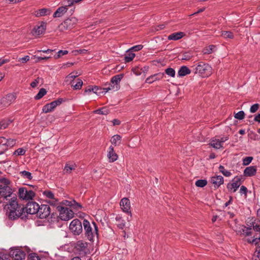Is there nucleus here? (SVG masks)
<instances>
[{
    "mask_svg": "<svg viewBox=\"0 0 260 260\" xmlns=\"http://www.w3.org/2000/svg\"><path fill=\"white\" fill-rule=\"evenodd\" d=\"M5 208H7V215L9 218L15 220L20 217L24 212V207L18 204L16 196L9 200L8 203L6 205Z\"/></svg>",
    "mask_w": 260,
    "mask_h": 260,
    "instance_id": "obj_1",
    "label": "nucleus"
},
{
    "mask_svg": "<svg viewBox=\"0 0 260 260\" xmlns=\"http://www.w3.org/2000/svg\"><path fill=\"white\" fill-rule=\"evenodd\" d=\"M56 209L59 212V215L58 216L56 213H52L51 215V221H58V218L62 220L67 221L74 217L73 211L67 207L57 206Z\"/></svg>",
    "mask_w": 260,
    "mask_h": 260,
    "instance_id": "obj_2",
    "label": "nucleus"
},
{
    "mask_svg": "<svg viewBox=\"0 0 260 260\" xmlns=\"http://www.w3.org/2000/svg\"><path fill=\"white\" fill-rule=\"evenodd\" d=\"M192 72L205 78L212 74V68L208 64L201 61L191 67Z\"/></svg>",
    "mask_w": 260,
    "mask_h": 260,
    "instance_id": "obj_3",
    "label": "nucleus"
},
{
    "mask_svg": "<svg viewBox=\"0 0 260 260\" xmlns=\"http://www.w3.org/2000/svg\"><path fill=\"white\" fill-rule=\"evenodd\" d=\"M0 183H2L0 184V197L7 200V198L11 197L13 192L10 186V181L6 178H2L0 179Z\"/></svg>",
    "mask_w": 260,
    "mask_h": 260,
    "instance_id": "obj_4",
    "label": "nucleus"
},
{
    "mask_svg": "<svg viewBox=\"0 0 260 260\" xmlns=\"http://www.w3.org/2000/svg\"><path fill=\"white\" fill-rule=\"evenodd\" d=\"M35 192L31 190H27L25 187H20L18 190V197L20 199L25 201L31 200L35 196Z\"/></svg>",
    "mask_w": 260,
    "mask_h": 260,
    "instance_id": "obj_5",
    "label": "nucleus"
},
{
    "mask_svg": "<svg viewBox=\"0 0 260 260\" xmlns=\"http://www.w3.org/2000/svg\"><path fill=\"white\" fill-rule=\"evenodd\" d=\"M83 222L78 219H75L70 223L69 229L74 235H79L83 231Z\"/></svg>",
    "mask_w": 260,
    "mask_h": 260,
    "instance_id": "obj_6",
    "label": "nucleus"
},
{
    "mask_svg": "<svg viewBox=\"0 0 260 260\" xmlns=\"http://www.w3.org/2000/svg\"><path fill=\"white\" fill-rule=\"evenodd\" d=\"M66 100L63 98H58L56 100L48 103L43 106L42 111L45 113H47L53 111L54 109L60 105L62 102H65Z\"/></svg>",
    "mask_w": 260,
    "mask_h": 260,
    "instance_id": "obj_7",
    "label": "nucleus"
},
{
    "mask_svg": "<svg viewBox=\"0 0 260 260\" xmlns=\"http://www.w3.org/2000/svg\"><path fill=\"white\" fill-rule=\"evenodd\" d=\"M16 99L15 93H9L0 100V108H5L10 106Z\"/></svg>",
    "mask_w": 260,
    "mask_h": 260,
    "instance_id": "obj_8",
    "label": "nucleus"
},
{
    "mask_svg": "<svg viewBox=\"0 0 260 260\" xmlns=\"http://www.w3.org/2000/svg\"><path fill=\"white\" fill-rule=\"evenodd\" d=\"M10 255L12 256V260H24L26 253L18 247L10 248Z\"/></svg>",
    "mask_w": 260,
    "mask_h": 260,
    "instance_id": "obj_9",
    "label": "nucleus"
},
{
    "mask_svg": "<svg viewBox=\"0 0 260 260\" xmlns=\"http://www.w3.org/2000/svg\"><path fill=\"white\" fill-rule=\"evenodd\" d=\"M83 226L85 231V237L90 241L93 240L94 237V233L92 232V228L88 220L84 219L83 221Z\"/></svg>",
    "mask_w": 260,
    "mask_h": 260,
    "instance_id": "obj_10",
    "label": "nucleus"
},
{
    "mask_svg": "<svg viewBox=\"0 0 260 260\" xmlns=\"http://www.w3.org/2000/svg\"><path fill=\"white\" fill-rule=\"evenodd\" d=\"M46 22L41 21L37 24L31 31V34L34 36H38L44 34L46 29Z\"/></svg>",
    "mask_w": 260,
    "mask_h": 260,
    "instance_id": "obj_11",
    "label": "nucleus"
},
{
    "mask_svg": "<svg viewBox=\"0 0 260 260\" xmlns=\"http://www.w3.org/2000/svg\"><path fill=\"white\" fill-rule=\"evenodd\" d=\"M233 183L227 184L228 190L231 192H235L241 184V177L236 176L232 180Z\"/></svg>",
    "mask_w": 260,
    "mask_h": 260,
    "instance_id": "obj_12",
    "label": "nucleus"
},
{
    "mask_svg": "<svg viewBox=\"0 0 260 260\" xmlns=\"http://www.w3.org/2000/svg\"><path fill=\"white\" fill-rule=\"evenodd\" d=\"M77 22V19L75 17L66 19L63 22L60 24L59 27L61 29L69 30L74 27V25Z\"/></svg>",
    "mask_w": 260,
    "mask_h": 260,
    "instance_id": "obj_13",
    "label": "nucleus"
},
{
    "mask_svg": "<svg viewBox=\"0 0 260 260\" xmlns=\"http://www.w3.org/2000/svg\"><path fill=\"white\" fill-rule=\"evenodd\" d=\"M51 214V209L48 205L39 206V211L37 215L41 219L46 218Z\"/></svg>",
    "mask_w": 260,
    "mask_h": 260,
    "instance_id": "obj_14",
    "label": "nucleus"
},
{
    "mask_svg": "<svg viewBox=\"0 0 260 260\" xmlns=\"http://www.w3.org/2000/svg\"><path fill=\"white\" fill-rule=\"evenodd\" d=\"M80 1H71V3L68 5H65L64 6H61L57 8L56 11L54 13L53 17L54 18L61 17L66 12H67L69 7L72 6L74 3H77Z\"/></svg>",
    "mask_w": 260,
    "mask_h": 260,
    "instance_id": "obj_15",
    "label": "nucleus"
},
{
    "mask_svg": "<svg viewBox=\"0 0 260 260\" xmlns=\"http://www.w3.org/2000/svg\"><path fill=\"white\" fill-rule=\"evenodd\" d=\"M39 205L36 202H28L26 207H24V210L27 214H37L39 211Z\"/></svg>",
    "mask_w": 260,
    "mask_h": 260,
    "instance_id": "obj_16",
    "label": "nucleus"
},
{
    "mask_svg": "<svg viewBox=\"0 0 260 260\" xmlns=\"http://www.w3.org/2000/svg\"><path fill=\"white\" fill-rule=\"evenodd\" d=\"M210 182L213 184L215 189H217L223 184L224 179L222 176L216 175L211 177Z\"/></svg>",
    "mask_w": 260,
    "mask_h": 260,
    "instance_id": "obj_17",
    "label": "nucleus"
},
{
    "mask_svg": "<svg viewBox=\"0 0 260 260\" xmlns=\"http://www.w3.org/2000/svg\"><path fill=\"white\" fill-rule=\"evenodd\" d=\"M120 205L122 211L125 213L131 214L129 200L127 198L122 199Z\"/></svg>",
    "mask_w": 260,
    "mask_h": 260,
    "instance_id": "obj_18",
    "label": "nucleus"
},
{
    "mask_svg": "<svg viewBox=\"0 0 260 260\" xmlns=\"http://www.w3.org/2000/svg\"><path fill=\"white\" fill-rule=\"evenodd\" d=\"M165 76V73H158L157 74H155L154 75H151L147 78H146L145 80V82L147 83L151 84L153 82L161 79L164 78Z\"/></svg>",
    "mask_w": 260,
    "mask_h": 260,
    "instance_id": "obj_19",
    "label": "nucleus"
},
{
    "mask_svg": "<svg viewBox=\"0 0 260 260\" xmlns=\"http://www.w3.org/2000/svg\"><path fill=\"white\" fill-rule=\"evenodd\" d=\"M257 172L256 166H250L246 167L243 172V175L245 177H252L255 175Z\"/></svg>",
    "mask_w": 260,
    "mask_h": 260,
    "instance_id": "obj_20",
    "label": "nucleus"
},
{
    "mask_svg": "<svg viewBox=\"0 0 260 260\" xmlns=\"http://www.w3.org/2000/svg\"><path fill=\"white\" fill-rule=\"evenodd\" d=\"M51 11L50 9L42 8L39 9L37 11H36L35 12V15L37 17H40L42 16L48 15L51 13Z\"/></svg>",
    "mask_w": 260,
    "mask_h": 260,
    "instance_id": "obj_21",
    "label": "nucleus"
},
{
    "mask_svg": "<svg viewBox=\"0 0 260 260\" xmlns=\"http://www.w3.org/2000/svg\"><path fill=\"white\" fill-rule=\"evenodd\" d=\"M192 72V69H189L187 67L183 66L180 67L178 71V76L179 77H184Z\"/></svg>",
    "mask_w": 260,
    "mask_h": 260,
    "instance_id": "obj_22",
    "label": "nucleus"
},
{
    "mask_svg": "<svg viewBox=\"0 0 260 260\" xmlns=\"http://www.w3.org/2000/svg\"><path fill=\"white\" fill-rule=\"evenodd\" d=\"M185 35V33L183 32H174L170 35L168 39L169 40H174L177 41L181 38H182Z\"/></svg>",
    "mask_w": 260,
    "mask_h": 260,
    "instance_id": "obj_23",
    "label": "nucleus"
},
{
    "mask_svg": "<svg viewBox=\"0 0 260 260\" xmlns=\"http://www.w3.org/2000/svg\"><path fill=\"white\" fill-rule=\"evenodd\" d=\"M109 150L108 152V156L110 162H114L116 161L118 158L117 154L115 152L114 150V148L112 146H111L109 148Z\"/></svg>",
    "mask_w": 260,
    "mask_h": 260,
    "instance_id": "obj_24",
    "label": "nucleus"
},
{
    "mask_svg": "<svg viewBox=\"0 0 260 260\" xmlns=\"http://www.w3.org/2000/svg\"><path fill=\"white\" fill-rule=\"evenodd\" d=\"M123 76L124 75L123 74H120L112 77L111 79V83H112V84L117 85L120 87V82Z\"/></svg>",
    "mask_w": 260,
    "mask_h": 260,
    "instance_id": "obj_25",
    "label": "nucleus"
},
{
    "mask_svg": "<svg viewBox=\"0 0 260 260\" xmlns=\"http://www.w3.org/2000/svg\"><path fill=\"white\" fill-rule=\"evenodd\" d=\"M102 90L101 88H99L97 86H88L86 89H85L84 93H90L91 92H93L95 94H98L99 93L98 90ZM100 92H99L100 93Z\"/></svg>",
    "mask_w": 260,
    "mask_h": 260,
    "instance_id": "obj_26",
    "label": "nucleus"
},
{
    "mask_svg": "<svg viewBox=\"0 0 260 260\" xmlns=\"http://www.w3.org/2000/svg\"><path fill=\"white\" fill-rule=\"evenodd\" d=\"M135 56V54L129 49L126 51V53L124 57V60L125 62H128L133 60Z\"/></svg>",
    "mask_w": 260,
    "mask_h": 260,
    "instance_id": "obj_27",
    "label": "nucleus"
},
{
    "mask_svg": "<svg viewBox=\"0 0 260 260\" xmlns=\"http://www.w3.org/2000/svg\"><path fill=\"white\" fill-rule=\"evenodd\" d=\"M111 142L114 146H119L121 142V137L119 135H115L112 137Z\"/></svg>",
    "mask_w": 260,
    "mask_h": 260,
    "instance_id": "obj_28",
    "label": "nucleus"
},
{
    "mask_svg": "<svg viewBox=\"0 0 260 260\" xmlns=\"http://www.w3.org/2000/svg\"><path fill=\"white\" fill-rule=\"evenodd\" d=\"M116 221L118 222L117 224V227L120 229H123L125 225V221L121 217L117 216L115 218Z\"/></svg>",
    "mask_w": 260,
    "mask_h": 260,
    "instance_id": "obj_29",
    "label": "nucleus"
},
{
    "mask_svg": "<svg viewBox=\"0 0 260 260\" xmlns=\"http://www.w3.org/2000/svg\"><path fill=\"white\" fill-rule=\"evenodd\" d=\"M120 87L117 85H115L114 84H112V83H110L109 84V86L107 87L103 88V90L105 92L109 91V90H113V91H116L119 90Z\"/></svg>",
    "mask_w": 260,
    "mask_h": 260,
    "instance_id": "obj_30",
    "label": "nucleus"
},
{
    "mask_svg": "<svg viewBox=\"0 0 260 260\" xmlns=\"http://www.w3.org/2000/svg\"><path fill=\"white\" fill-rule=\"evenodd\" d=\"M216 50V46L213 45H210L203 50L205 54H210L214 52Z\"/></svg>",
    "mask_w": 260,
    "mask_h": 260,
    "instance_id": "obj_31",
    "label": "nucleus"
},
{
    "mask_svg": "<svg viewBox=\"0 0 260 260\" xmlns=\"http://www.w3.org/2000/svg\"><path fill=\"white\" fill-rule=\"evenodd\" d=\"M214 148L218 149L222 148V144H220V142L217 139L212 140L209 144Z\"/></svg>",
    "mask_w": 260,
    "mask_h": 260,
    "instance_id": "obj_32",
    "label": "nucleus"
},
{
    "mask_svg": "<svg viewBox=\"0 0 260 260\" xmlns=\"http://www.w3.org/2000/svg\"><path fill=\"white\" fill-rule=\"evenodd\" d=\"M13 120L10 119H4L0 121V129L6 128L12 123Z\"/></svg>",
    "mask_w": 260,
    "mask_h": 260,
    "instance_id": "obj_33",
    "label": "nucleus"
},
{
    "mask_svg": "<svg viewBox=\"0 0 260 260\" xmlns=\"http://www.w3.org/2000/svg\"><path fill=\"white\" fill-rule=\"evenodd\" d=\"M109 110L106 107H103L94 111L95 113L101 115H107L109 113Z\"/></svg>",
    "mask_w": 260,
    "mask_h": 260,
    "instance_id": "obj_34",
    "label": "nucleus"
},
{
    "mask_svg": "<svg viewBox=\"0 0 260 260\" xmlns=\"http://www.w3.org/2000/svg\"><path fill=\"white\" fill-rule=\"evenodd\" d=\"M218 169L219 172L225 177H229L232 175L231 172L230 171L225 170L224 167L222 165H220Z\"/></svg>",
    "mask_w": 260,
    "mask_h": 260,
    "instance_id": "obj_35",
    "label": "nucleus"
},
{
    "mask_svg": "<svg viewBox=\"0 0 260 260\" xmlns=\"http://www.w3.org/2000/svg\"><path fill=\"white\" fill-rule=\"evenodd\" d=\"M46 93L47 91L45 88L40 89L38 94L35 96V99L36 100L41 99Z\"/></svg>",
    "mask_w": 260,
    "mask_h": 260,
    "instance_id": "obj_36",
    "label": "nucleus"
},
{
    "mask_svg": "<svg viewBox=\"0 0 260 260\" xmlns=\"http://www.w3.org/2000/svg\"><path fill=\"white\" fill-rule=\"evenodd\" d=\"M72 205L70 207H72L73 209L76 211H78L79 209L82 208V206L79 203H77L75 200H72Z\"/></svg>",
    "mask_w": 260,
    "mask_h": 260,
    "instance_id": "obj_37",
    "label": "nucleus"
},
{
    "mask_svg": "<svg viewBox=\"0 0 260 260\" xmlns=\"http://www.w3.org/2000/svg\"><path fill=\"white\" fill-rule=\"evenodd\" d=\"M207 181L206 179H199L196 181L195 184L199 187H204L207 184Z\"/></svg>",
    "mask_w": 260,
    "mask_h": 260,
    "instance_id": "obj_38",
    "label": "nucleus"
},
{
    "mask_svg": "<svg viewBox=\"0 0 260 260\" xmlns=\"http://www.w3.org/2000/svg\"><path fill=\"white\" fill-rule=\"evenodd\" d=\"M21 175V176L23 177L25 179H28L29 180H31L32 178V176H31V173L26 171H21L20 173Z\"/></svg>",
    "mask_w": 260,
    "mask_h": 260,
    "instance_id": "obj_39",
    "label": "nucleus"
},
{
    "mask_svg": "<svg viewBox=\"0 0 260 260\" xmlns=\"http://www.w3.org/2000/svg\"><path fill=\"white\" fill-rule=\"evenodd\" d=\"M221 36L224 38L233 39L234 35L232 32L230 31H222Z\"/></svg>",
    "mask_w": 260,
    "mask_h": 260,
    "instance_id": "obj_40",
    "label": "nucleus"
},
{
    "mask_svg": "<svg viewBox=\"0 0 260 260\" xmlns=\"http://www.w3.org/2000/svg\"><path fill=\"white\" fill-rule=\"evenodd\" d=\"M43 80L42 78L38 77L30 83V86L32 88H35L37 86L38 84H39L40 82L42 83Z\"/></svg>",
    "mask_w": 260,
    "mask_h": 260,
    "instance_id": "obj_41",
    "label": "nucleus"
},
{
    "mask_svg": "<svg viewBox=\"0 0 260 260\" xmlns=\"http://www.w3.org/2000/svg\"><path fill=\"white\" fill-rule=\"evenodd\" d=\"M16 140L13 139H7L6 146L9 148L13 147L16 144Z\"/></svg>",
    "mask_w": 260,
    "mask_h": 260,
    "instance_id": "obj_42",
    "label": "nucleus"
},
{
    "mask_svg": "<svg viewBox=\"0 0 260 260\" xmlns=\"http://www.w3.org/2000/svg\"><path fill=\"white\" fill-rule=\"evenodd\" d=\"M165 73L172 77H174L175 76V71L174 69L171 68L166 69L165 70Z\"/></svg>",
    "mask_w": 260,
    "mask_h": 260,
    "instance_id": "obj_43",
    "label": "nucleus"
},
{
    "mask_svg": "<svg viewBox=\"0 0 260 260\" xmlns=\"http://www.w3.org/2000/svg\"><path fill=\"white\" fill-rule=\"evenodd\" d=\"M234 117L236 119L243 120L245 117V113L243 111H239L238 113L235 114Z\"/></svg>",
    "mask_w": 260,
    "mask_h": 260,
    "instance_id": "obj_44",
    "label": "nucleus"
},
{
    "mask_svg": "<svg viewBox=\"0 0 260 260\" xmlns=\"http://www.w3.org/2000/svg\"><path fill=\"white\" fill-rule=\"evenodd\" d=\"M68 53V51L67 50H59L56 54L54 55V58L55 59H58L64 55H66Z\"/></svg>",
    "mask_w": 260,
    "mask_h": 260,
    "instance_id": "obj_45",
    "label": "nucleus"
},
{
    "mask_svg": "<svg viewBox=\"0 0 260 260\" xmlns=\"http://www.w3.org/2000/svg\"><path fill=\"white\" fill-rule=\"evenodd\" d=\"M83 85V81L80 79H77V82L76 84L74 85V82L72 83V86L74 87V89H79L81 88Z\"/></svg>",
    "mask_w": 260,
    "mask_h": 260,
    "instance_id": "obj_46",
    "label": "nucleus"
},
{
    "mask_svg": "<svg viewBox=\"0 0 260 260\" xmlns=\"http://www.w3.org/2000/svg\"><path fill=\"white\" fill-rule=\"evenodd\" d=\"M75 168L74 165L67 164L64 167V171H66V173H70L71 171L73 170H75Z\"/></svg>",
    "mask_w": 260,
    "mask_h": 260,
    "instance_id": "obj_47",
    "label": "nucleus"
},
{
    "mask_svg": "<svg viewBox=\"0 0 260 260\" xmlns=\"http://www.w3.org/2000/svg\"><path fill=\"white\" fill-rule=\"evenodd\" d=\"M25 152H26V150L25 149H24L23 148H19L17 149V150H16L13 152V155H23L25 154Z\"/></svg>",
    "mask_w": 260,
    "mask_h": 260,
    "instance_id": "obj_48",
    "label": "nucleus"
},
{
    "mask_svg": "<svg viewBox=\"0 0 260 260\" xmlns=\"http://www.w3.org/2000/svg\"><path fill=\"white\" fill-rule=\"evenodd\" d=\"M251 230V227H246L245 226H243V228L242 229L243 233L246 236H250L251 235V232L250 231Z\"/></svg>",
    "mask_w": 260,
    "mask_h": 260,
    "instance_id": "obj_49",
    "label": "nucleus"
},
{
    "mask_svg": "<svg viewBox=\"0 0 260 260\" xmlns=\"http://www.w3.org/2000/svg\"><path fill=\"white\" fill-rule=\"evenodd\" d=\"M27 260H41V258L36 253H31L28 254Z\"/></svg>",
    "mask_w": 260,
    "mask_h": 260,
    "instance_id": "obj_50",
    "label": "nucleus"
},
{
    "mask_svg": "<svg viewBox=\"0 0 260 260\" xmlns=\"http://www.w3.org/2000/svg\"><path fill=\"white\" fill-rule=\"evenodd\" d=\"M43 193L49 199H55L54 193L50 190H45Z\"/></svg>",
    "mask_w": 260,
    "mask_h": 260,
    "instance_id": "obj_51",
    "label": "nucleus"
},
{
    "mask_svg": "<svg viewBox=\"0 0 260 260\" xmlns=\"http://www.w3.org/2000/svg\"><path fill=\"white\" fill-rule=\"evenodd\" d=\"M252 160L253 157L252 156L245 157L243 159V165L244 166H247L251 162Z\"/></svg>",
    "mask_w": 260,
    "mask_h": 260,
    "instance_id": "obj_52",
    "label": "nucleus"
},
{
    "mask_svg": "<svg viewBox=\"0 0 260 260\" xmlns=\"http://www.w3.org/2000/svg\"><path fill=\"white\" fill-rule=\"evenodd\" d=\"M259 107V105L258 104H255L252 105L250 108V111L251 113H255L256 112Z\"/></svg>",
    "mask_w": 260,
    "mask_h": 260,
    "instance_id": "obj_53",
    "label": "nucleus"
},
{
    "mask_svg": "<svg viewBox=\"0 0 260 260\" xmlns=\"http://www.w3.org/2000/svg\"><path fill=\"white\" fill-rule=\"evenodd\" d=\"M143 47V46L142 45H136L135 46L132 47L130 49H129V51H132V52L133 51H138L139 50H141Z\"/></svg>",
    "mask_w": 260,
    "mask_h": 260,
    "instance_id": "obj_54",
    "label": "nucleus"
},
{
    "mask_svg": "<svg viewBox=\"0 0 260 260\" xmlns=\"http://www.w3.org/2000/svg\"><path fill=\"white\" fill-rule=\"evenodd\" d=\"M192 56L189 52H185L182 54V60H189L191 58Z\"/></svg>",
    "mask_w": 260,
    "mask_h": 260,
    "instance_id": "obj_55",
    "label": "nucleus"
},
{
    "mask_svg": "<svg viewBox=\"0 0 260 260\" xmlns=\"http://www.w3.org/2000/svg\"><path fill=\"white\" fill-rule=\"evenodd\" d=\"M132 71L137 76L141 75L142 73L141 68H140L139 67H136L133 68Z\"/></svg>",
    "mask_w": 260,
    "mask_h": 260,
    "instance_id": "obj_56",
    "label": "nucleus"
},
{
    "mask_svg": "<svg viewBox=\"0 0 260 260\" xmlns=\"http://www.w3.org/2000/svg\"><path fill=\"white\" fill-rule=\"evenodd\" d=\"M248 189L245 186H241L240 189V193L244 194L246 197L247 196Z\"/></svg>",
    "mask_w": 260,
    "mask_h": 260,
    "instance_id": "obj_57",
    "label": "nucleus"
},
{
    "mask_svg": "<svg viewBox=\"0 0 260 260\" xmlns=\"http://www.w3.org/2000/svg\"><path fill=\"white\" fill-rule=\"evenodd\" d=\"M8 149L6 145L0 144V155L4 154Z\"/></svg>",
    "mask_w": 260,
    "mask_h": 260,
    "instance_id": "obj_58",
    "label": "nucleus"
},
{
    "mask_svg": "<svg viewBox=\"0 0 260 260\" xmlns=\"http://www.w3.org/2000/svg\"><path fill=\"white\" fill-rule=\"evenodd\" d=\"M92 224H93L94 225V232H93V233H94V236L95 235H96L97 237H98V225L97 224H96V223L94 221L92 222Z\"/></svg>",
    "mask_w": 260,
    "mask_h": 260,
    "instance_id": "obj_59",
    "label": "nucleus"
},
{
    "mask_svg": "<svg viewBox=\"0 0 260 260\" xmlns=\"http://www.w3.org/2000/svg\"><path fill=\"white\" fill-rule=\"evenodd\" d=\"M4 260H10V258H12V256L10 255V251L8 253H5L3 255Z\"/></svg>",
    "mask_w": 260,
    "mask_h": 260,
    "instance_id": "obj_60",
    "label": "nucleus"
},
{
    "mask_svg": "<svg viewBox=\"0 0 260 260\" xmlns=\"http://www.w3.org/2000/svg\"><path fill=\"white\" fill-rule=\"evenodd\" d=\"M253 238H254L253 239H252L251 242H253V244H254L256 245L258 244V243L260 241V235L258 236V237H257L255 236H254Z\"/></svg>",
    "mask_w": 260,
    "mask_h": 260,
    "instance_id": "obj_61",
    "label": "nucleus"
},
{
    "mask_svg": "<svg viewBox=\"0 0 260 260\" xmlns=\"http://www.w3.org/2000/svg\"><path fill=\"white\" fill-rule=\"evenodd\" d=\"M72 201H69L68 200H63L61 202L60 204H61L62 205H65V206H67L71 207V205H72Z\"/></svg>",
    "mask_w": 260,
    "mask_h": 260,
    "instance_id": "obj_62",
    "label": "nucleus"
},
{
    "mask_svg": "<svg viewBox=\"0 0 260 260\" xmlns=\"http://www.w3.org/2000/svg\"><path fill=\"white\" fill-rule=\"evenodd\" d=\"M29 59V57L28 55L25 56L24 57L20 58L19 60L21 61L22 63H25L28 61Z\"/></svg>",
    "mask_w": 260,
    "mask_h": 260,
    "instance_id": "obj_63",
    "label": "nucleus"
},
{
    "mask_svg": "<svg viewBox=\"0 0 260 260\" xmlns=\"http://www.w3.org/2000/svg\"><path fill=\"white\" fill-rule=\"evenodd\" d=\"M254 121L260 123V113H258L257 115L255 116Z\"/></svg>",
    "mask_w": 260,
    "mask_h": 260,
    "instance_id": "obj_64",
    "label": "nucleus"
}]
</instances>
